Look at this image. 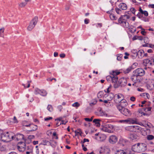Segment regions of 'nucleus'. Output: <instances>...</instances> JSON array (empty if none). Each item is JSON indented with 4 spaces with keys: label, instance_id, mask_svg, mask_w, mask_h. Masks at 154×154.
I'll return each mask as SVG.
<instances>
[{
    "label": "nucleus",
    "instance_id": "24",
    "mask_svg": "<svg viewBox=\"0 0 154 154\" xmlns=\"http://www.w3.org/2000/svg\"><path fill=\"white\" fill-rule=\"evenodd\" d=\"M139 11L142 15L144 14L145 16H148V12L146 11H143L140 7V8Z\"/></svg>",
    "mask_w": 154,
    "mask_h": 154
},
{
    "label": "nucleus",
    "instance_id": "50",
    "mask_svg": "<svg viewBox=\"0 0 154 154\" xmlns=\"http://www.w3.org/2000/svg\"><path fill=\"white\" fill-rule=\"evenodd\" d=\"M130 10L131 11L133 14H135L136 11L135 9L134 8H130Z\"/></svg>",
    "mask_w": 154,
    "mask_h": 154
},
{
    "label": "nucleus",
    "instance_id": "23",
    "mask_svg": "<svg viewBox=\"0 0 154 154\" xmlns=\"http://www.w3.org/2000/svg\"><path fill=\"white\" fill-rule=\"evenodd\" d=\"M101 120L99 119H95L93 120V122L96 125L97 127H99L100 126V122Z\"/></svg>",
    "mask_w": 154,
    "mask_h": 154
},
{
    "label": "nucleus",
    "instance_id": "57",
    "mask_svg": "<svg viewBox=\"0 0 154 154\" xmlns=\"http://www.w3.org/2000/svg\"><path fill=\"white\" fill-rule=\"evenodd\" d=\"M47 80L48 81H52L53 80H54L55 81H56V80L55 78H53L52 79H51L50 78H48V79H47Z\"/></svg>",
    "mask_w": 154,
    "mask_h": 154
},
{
    "label": "nucleus",
    "instance_id": "34",
    "mask_svg": "<svg viewBox=\"0 0 154 154\" xmlns=\"http://www.w3.org/2000/svg\"><path fill=\"white\" fill-rule=\"evenodd\" d=\"M146 138L148 140H152L154 139V137L152 135H149L147 136Z\"/></svg>",
    "mask_w": 154,
    "mask_h": 154
},
{
    "label": "nucleus",
    "instance_id": "36",
    "mask_svg": "<svg viewBox=\"0 0 154 154\" xmlns=\"http://www.w3.org/2000/svg\"><path fill=\"white\" fill-rule=\"evenodd\" d=\"M73 107H76V108L79 107L80 104L78 102H76L72 104Z\"/></svg>",
    "mask_w": 154,
    "mask_h": 154
},
{
    "label": "nucleus",
    "instance_id": "22",
    "mask_svg": "<svg viewBox=\"0 0 154 154\" xmlns=\"http://www.w3.org/2000/svg\"><path fill=\"white\" fill-rule=\"evenodd\" d=\"M114 97V94L113 93H111L109 94L107 97L106 99L110 102V101Z\"/></svg>",
    "mask_w": 154,
    "mask_h": 154
},
{
    "label": "nucleus",
    "instance_id": "40",
    "mask_svg": "<svg viewBox=\"0 0 154 154\" xmlns=\"http://www.w3.org/2000/svg\"><path fill=\"white\" fill-rule=\"evenodd\" d=\"M151 107H146L145 108H143V110L146 112L150 111L151 110Z\"/></svg>",
    "mask_w": 154,
    "mask_h": 154
},
{
    "label": "nucleus",
    "instance_id": "51",
    "mask_svg": "<svg viewBox=\"0 0 154 154\" xmlns=\"http://www.w3.org/2000/svg\"><path fill=\"white\" fill-rule=\"evenodd\" d=\"M13 122L14 123H17L18 122V121L17 120V119L16 117L15 116H14V117L13 119Z\"/></svg>",
    "mask_w": 154,
    "mask_h": 154
},
{
    "label": "nucleus",
    "instance_id": "7",
    "mask_svg": "<svg viewBox=\"0 0 154 154\" xmlns=\"http://www.w3.org/2000/svg\"><path fill=\"white\" fill-rule=\"evenodd\" d=\"M113 128V126L111 125L107 124L103 126L101 129L103 131L111 133L112 131V130Z\"/></svg>",
    "mask_w": 154,
    "mask_h": 154
},
{
    "label": "nucleus",
    "instance_id": "21",
    "mask_svg": "<svg viewBox=\"0 0 154 154\" xmlns=\"http://www.w3.org/2000/svg\"><path fill=\"white\" fill-rule=\"evenodd\" d=\"M137 122L136 119H128V123L129 124H134Z\"/></svg>",
    "mask_w": 154,
    "mask_h": 154
},
{
    "label": "nucleus",
    "instance_id": "52",
    "mask_svg": "<svg viewBox=\"0 0 154 154\" xmlns=\"http://www.w3.org/2000/svg\"><path fill=\"white\" fill-rule=\"evenodd\" d=\"M52 119V117H48L45 118L44 119V120L45 121H48Z\"/></svg>",
    "mask_w": 154,
    "mask_h": 154
},
{
    "label": "nucleus",
    "instance_id": "26",
    "mask_svg": "<svg viewBox=\"0 0 154 154\" xmlns=\"http://www.w3.org/2000/svg\"><path fill=\"white\" fill-rule=\"evenodd\" d=\"M130 16L129 14L128 13H126L123 16L121 17H122V19L124 18L123 20H124L125 19H128L130 18Z\"/></svg>",
    "mask_w": 154,
    "mask_h": 154
},
{
    "label": "nucleus",
    "instance_id": "33",
    "mask_svg": "<svg viewBox=\"0 0 154 154\" xmlns=\"http://www.w3.org/2000/svg\"><path fill=\"white\" fill-rule=\"evenodd\" d=\"M116 154H125L126 153L122 150H117Z\"/></svg>",
    "mask_w": 154,
    "mask_h": 154
},
{
    "label": "nucleus",
    "instance_id": "32",
    "mask_svg": "<svg viewBox=\"0 0 154 154\" xmlns=\"http://www.w3.org/2000/svg\"><path fill=\"white\" fill-rule=\"evenodd\" d=\"M27 3L26 2H22L19 4V6L21 8H23L26 6Z\"/></svg>",
    "mask_w": 154,
    "mask_h": 154
},
{
    "label": "nucleus",
    "instance_id": "12",
    "mask_svg": "<svg viewBox=\"0 0 154 154\" xmlns=\"http://www.w3.org/2000/svg\"><path fill=\"white\" fill-rule=\"evenodd\" d=\"M133 73L139 76L143 75L145 74V71L143 69L141 68H138L134 70Z\"/></svg>",
    "mask_w": 154,
    "mask_h": 154
},
{
    "label": "nucleus",
    "instance_id": "20",
    "mask_svg": "<svg viewBox=\"0 0 154 154\" xmlns=\"http://www.w3.org/2000/svg\"><path fill=\"white\" fill-rule=\"evenodd\" d=\"M30 129L29 131H32L36 130L37 129V126L36 125L33 124H31L30 125Z\"/></svg>",
    "mask_w": 154,
    "mask_h": 154
},
{
    "label": "nucleus",
    "instance_id": "64",
    "mask_svg": "<svg viewBox=\"0 0 154 154\" xmlns=\"http://www.w3.org/2000/svg\"><path fill=\"white\" fill-rule=\"evenodd\" d=\"M8 154H17V153L14 152H11L9 153Z\"/></svg>",
    "mask_w": 154,
    "mask_h": 154
},
{
    "label": "nucleus",
    "instance_id": "42",
    "mask_svg": "<svg viewBox=\"0 0 154 154\" xmlns=\"http://www.w3.org/2000/svg\"><path fill=\"white\" fill-rule=\"evenodd\" d=\"M48 144H50V143L48 141H47V140H43V142H42V144L43 145H46Z\"/></svg>",
    "mask_w": 154,
    "mask_h": 154
},
{
    "label": "nucleus",
    "instance_id": "5",
    "mask_svg": "<svg viewBox=\"0 0 154 154\" xmlns=\"http://www.w3.org/2000/svg\"><path fill=\"white\" fill-rule=\"evenodd\" d=\"M118 102H120L119 104L117 106V108L118 110H120L121 108L125 107L128 105V103L126 100L123 99V98L119 100Z\"/></svg>",
    "mask_w": 154,
    "mask_h": 154
},
{
    "label": "nucleus",
    "instance_id": "47",
    "mask_svg": "<svg viewBox=\"0 0 154 154\" xmlns=\"http://www.w3.org/2000/svg\"><path fill=\"white\" fill-rule=\"evenodd\" d=\"M103 102L105 103L108 104H109L110 103V102L109 100L107 99L106 100H104L103 101Z\"/></svg>",
    "mask_w": 154,
    "mask_h": 154
},
{
    "label": "nucleus",
    "instance_id": "28",
    "mask_svg": "<svg viewBox=\"0 0 154 154\" xmlns=\"http://www.w3.org/2000/svg\"><path fill=\"white\" fill-rule=\"evenodd\" d=\"M5 30V28L2 27L0 29V36L3 38H4V35L3 34Z\"/></svg>",
    "mask_w": 154,
    "mask_h": 154
},
{
    "label": "nucleus",
    "instance_id": "55",
    "mask_svg": "<svg viewBox=\"0 0 154 154\" xmlns=\"http://www.w3.org/2000/svg\"><path fill=\"white\" fill-rule=\"evenodd\" d=\"M137 39L140 40H142L143 39V38L141 36H137Z\"/></svg>",
    "mask_w": 154,
    "mask_h": 154
},
{
    "label": "nucleus",
    "instance_id": "10",
    "mask_svg": "<svg viewBox=\"0 0 154 154\" xmlns=\"http://www.w3.org/2000/svg\"><path fill=\"white\" fill-rule=\"evenodd\" d=\"M128 137L130 141L133 142L137 141L139 139V137L135 133L130 134Z\"/></svg>",
    "mask_w": 154,
    "mask_h": 154
},
{
    "label": "nucleus",
    "instance_id": "15",
    "mask_svg": "<svg viewBox=\"0 0 154 154\" xmlns=\"http://www.w3.org/2000/svg\"><path fill=\"white\" fill-rule=\"evenodd\" d=\"M139 78V76L134 73V74L131 77V79L134 83H136L140 81Z\"/></svg>",
    "mask_w": 154,
    "mask_h": 154
},
{
    "label": "nucleus",
    "instance_id": "29",
    "mask_svg": "<svg viewBox=\"0 0 154 154\" xmlns=\"http://www.w3.org/2000/svg\"><path fill=\"white\" fill-rule=\"evenodd\" d=\"M47 94V92L44 90H41L40 94L43 96H46Z\"/></svg>",
    "mask_w": 154,
    "mask_h": 154
},
{
    "label": "nucleus",
    "instance_id": "53",
    "mask_svg": "<svg viewBox=\"0 0 154 154\" xmlns=\"http://www.w3.org/2000/svg\"><path fill=\"white\" fill-rule=\"evenodd\" d=\"M130 100L132 101H134L135 100V98L134 97L132 96L131 97Z\"/></svg>",
    "mask_w": 154,
    "mask_h": 154
},
{
    "label": "nucleus",
    "instance_id": "8",
    "mask_svg": "<svg viewBox=\"0 0 154 154\" xmlns=\"http://www.w3.org/2000/svg\"><path fill=\"white\" fill-rule=\"evenodd\" d=\"M128 130L130 131L138 132L142 130V128L139 126L132 125L127 127Z\"/></svg>",
    "mask_w": 154,
    "mask_h": 154
},
{
    "label": "nucleus",
    "instance_id": "16",
    "mask_svg": "<svg viewBox=\"0 0 154 154\" xmlns=\"http://www.w3.org/2000/svg\"><path fill=\"white\" fill-rule=\"evenodd\" d=\"M151 60L149 59H145L143 62L144 65L146 67L147 66L148 68H149V66L151 65Z\"/></svg>",
    "mask_w": 154,
    "mask_h": 154
},
{
    "label": "nucleus",
    "instance_id": "17",
    "mask_svg": "<svg viewBox=\"0 0 154 154\" xmlns=\"http://www.w3.org/2000/svg\"><path fill=\"white\" fill-rule=\"evenodd\" d=\"M24 138V135L20 134H18L15 135L14 137V139L17 141L23 139Z\"/></svg>",
    "mask_w": 154,
    "mask_h": 154
},
{
    "label": "nucleus",
    "instance_id": "35",
    "mask_svg": "<svg viewBox=\"0 0 154 154\" xmlns=\"http://www.w3.org/2000/svg\"><path fill=\"white\" fill-rule=\"evenodd\" d=\"M131 69L132 67H129L124 71V72L125 73H128L131 71Z\"/></svg>",
    "mask_w": 154,
    "mask_h": 154
},
{
    "label": "nucleus",
    "instance_id": "6",
    "mask_svg": "<svg viewBox=\"0 0 154 154\" xmlns=\"http://www.w3.org/2000/svg\"><path fill=\"white\" fill-rule=\"evenodd\" d=\"M120 73V72H119L114 71H112V78L111 81L112 83H114V84L116 83H118V82H117L118 80V78L117 75L119 74Z\"/></svg>",
    "mask_w": 154,
    "mask_h": 154
},
{
    "label": "nucleus",
    "instance_id": "37",
    "mask_svg": "<svg viewBox=\"0 0 154 154\" xmlns=\"http://www.w3.org/2000/svg\"><path fill=\"white\" fill-rule=\"evenodd\" d=\"M47 109L50 112H51L53 110V108L51 105H48L47 108Z\"/></svg>",
    "mask_w": 154,
    "mask_h": 154
},
{
    "label": "nucleus",
    "instance_id": "63",
    "mask_svg": "<svg viewBox=\"0 0 154 154\" xmlns=\"http://www.w3.org/2000/svg\"><path fill=\"white\" fill-rule=\"evenodd\" d=\"M149 47L150 48H154V45L149 44Z\"/></svg>",
    "mask_w": 154,
    "mask_h": 154
},
{
    "label": "nucleus",
    "instance_id": "49",
    "mask_svg": "<svg viewBox=\"0 0 154 154\" xmlns=\"http://www.w3.org/2000/svg\"><path fill=\"white\" fill-rule=\"evenodd\" d=\"M103 92L102 91L99 92L97 94V95L98 98H100L102 97Z\"/></svg>",
    "mask_w": 154,
    "mask_h": 154
},
{
    "label": "nucleus",
    "instance_id": "58",
    "mask_svg": "<svg viewBox=\"0 0 154 154\" xmlns=\"http://www.w3.org/2000/svg\"><path fill=\"white\" fill-rule=\"evenodd\" d=\"M86 121H88V122H91V120H90V119L89 118H85V119H84Z\"/></svg>",
    "mask_w": 154,
    "mask_h": 154
},
{
    "label": "nucleus",
    "instance_id": "13",
    "mask_svg": "<svg viewBox=\"0 0 154 154\" xmlns=\"http://www.w3.org/2000/svg\"><path fill=\"white\" fill-rule=\"evenodd\" d=\"M17 149L20 152L24 151L26 149V144L25 143L20 142L17 146Z\"/></svg>",
    "mask_w": 154,
    "mask_h": 154
},
{
    "label": "nucleus",
    "instance_id": "61",
    "mask_svg": "<svg viewBox=\"0 0 154 154\" xmlns=\"http://www.w3.org/2000/svg\"><path fill=\"white\" fill-rule=\"evenodd\" d=\"M89 141V140L88 139L85 138L84 139V140L83 142H82V143H84L86 142H88Z\"/></svg>",
    "mask_w": 154,
    "mask_h": 154
},
{
    "label": "nucleus",
    "instance_id": "45",
    "mask_svg": "<svg viewBox=\"0 0 154 154\" xmlns=\"http://www.w3.org/2000/svg\"><path fill=\"white\" fill-rule=\"evenodd\" d=\"M137 16L139 18H141L143 17L142 14L140 11L137 14Z\"/></svg>",
    "mask_w": 154,
    "mask_h": 154
},
{
    "label": "nucleus",
    "instance_id": "9",
    "mask_svg": "<svg viewBox=\"0 0 154 154\" xmlns=\"http://www.w3.org/2000/svg\"><path fill=\"white\" fill-rule=\"evenodd\" d=\"M119 110L122 114L126 116H130L131 114L130 111L125 107L121 108L120 110Z\"/></svg>",
    "mask_w": 154,
    "mask_h": 154
},
{
    "label": "nucleus",
    "instance_id": "56",
    "mask_svg": "<svg viewBox=\"0 0 154 154\" xmlns=\"http://www.w3.org/2000/svg\"><path fill=\"white\" fill-rule=\"evenodd\" d=\"M65 56V54H61L60 55V57L61 58H64Z\"/></svg>",
    "mask_w": 154,
    "mask_h": 154
},
{
    "label": "nucleus",
    "instance_id": "19",
    "mask_svg": "<svg viewBox=\"0 0 154 154\" xmlns=\"http://www.w3.org/2000/svg\"><path fill=\"white\" fill-rule=\"evenodd\" d=\"M138 57L140 58H141L144 56V51L143 50H139L137 54Z\"/></svg>",
    "mask_w": 154,
    "mask_h": 154
},
{
    "label": "nucleus",
    "instance_id": "62",
    "mask_svg": "<svg viewBox=\"0 0 154 154\" xmlns=\"http://www.w3.org/2000/svg\"><path fill=\"white\" fill-rule=\"evenodd\" d=\"M32 143L33 144L35 145L38 144V142L37 141H33Z\"/></svg>",
    "mask_w": 154,
    "mask_h": 154
},
{
    "label": "nucleus",
    "instance_id": "11",
    "mask_svg": "<svg viewBox=\"0 0 154 154\" xmlns=\"http://www.w3.org/2000/svg\"><path fill=\"white\" fill-rule=\"evenodd\" d=\"M118 21L119 23L121 24L122 26L124 27L127 28L129 27V23L124 20L122 19V17H120L118 19Z\"/></svg>",
    "mask_w": 154,
    "mask_h": 154
},
{
    "label": "nucleus",
    "instance_id": "54",
    "mask_svg": "<svg viewBox=\"0 0 154 154\" xmlns=\"http://www.w3.org/2000/svg\"><path fill=\"white\" fill-rule=\"evenodd\" d=\"M89 20L87 19H85L84 20L85 23L86 24H88L89 23Z\"/></svg>",
    "mask_w": 154,
    "mask_h": 154
},
{
    "label": "nucleus",
    "instance_id": "59",
    "mask_svg": "<svg viewBox=\"0 0 154 154\" xmlns=\"http://www.w3.org/2000/svg\"><path fill=\"white\" fill-rule=\"evenodd\" d=\"M141 33L143 35H145L146 34V32L144 30L142 31L141 32Z\"/></svg>",
    "mask_w": 154,
    "mask_h": 154
},
{
    "label": "nucleus",
    "instance_id": "25",
    "mask_svg": "<svg viewBox=\"0 0 154 154\" xmlns=\"http://www.w3.org/2000/svg\"><path fill=\"white\" fill-rule=\"evenodd\" d=\"M99 138L100 139L99 141H103L106 139V136L104 134H100Z\"/></svg>",
    "mask_w": 154,
    "mask_h": 154
},
{
    "label": "nucleus",
    "instance_id": "31",
    "mask_svg": "<svg viewBox=\"0 0 154 154\" xmlns=\"http://www.w3.org/2000/svg\"><path fill=\"white\" fill-rule=\"evenodd\" d=\"M147 88L149 90H152L154 88V84H152L149 85H147Z\"/></svg>",
    "mask_w": 154,
    "mask_h": 154
},
{
    "label": "nucleus",
    "instance_id": "38",
    "mask_svg": "<svg viewBox=\"0 0 154 154\" xmlns=\"http://www.w3.org/2000/svg\"><path fill=\"white\" fill-rule=\"evenodd\" d=\"M100 134H99V133L96 134L95 135V136L94 137V138L96 140L99 141L100 138L99 137L100 136Z\"/></svg>",
    "mask_w": 154,
    "mask_h": 154
},
{
    "label": "nucleus",
    "instance_id": "44",
    "mask_svg": "<svg viewBox=\"0 0 154 154\" xmlns=\"http://www.w3.org/2000/svg\"><path fill=\"white\" fill-rule=\"evenodd\" d=\"M112 78V74H111L110 75H108L106 77V79L108 81H110L111 80Z\"/></svg>",
    "mask_w": 154,
    "mask_h": 154
},
{
    "label": "nucleus",
    "instance_id": "3",
    "mask_svg": "<svg viewBox=\"0 0 154 154\" xmlns=\"http://www.w3.org/2000/svg\"><path fill=\"white\" fill-rule=\"evenodd\" d=\"M38 20V17L36 16L35 17L32 19L27 27V29L28 30L31 31L34 28L37 23Z\"/></svg>",
    "mask_w": 154,
    "mask_h": 154
},
{
    "label": "nucleus",
    "instance_id": "4",
    "mask_svg": "<svg viewBox=\"0 0 154 154\" xmlns=\"http://www.w3.org/2000/svg\"><path fill=\"white\" fill-rule=\"evenodd\" d=\"M127 81L126 79L122 78H121L118 81V83L114 84V87L115 88H118L119 86L121 87H124L127 84Z\"/></svg>",
    "mask_w": 154,
    "mask_h": 154
},
{
    "label": "nucleus",
    "instance_id": "1",
    "mask_svg": "<svg viewBox=\"0 0 154 154\" xmlns=\"http://www.w3.org/2000/svg\"><path fill=\"white\" fill-rule=\"evenodd\" d=\"M14 134L13 132H7L2 133L0 138L3 142H8L14 140Z\"/></svg>",
    "mask_w": 154,
    "mask_h": 154
},
{
    "label": "nucleus",
    "instance_id": "41",
    "mask_svg": "<svg viewBox=\"0 0 154 154\" xmlns=\"http://www.w3.org/2000/svg\"><path fill=\"white\" fill-rule=\"evenodd\" d=\"M58 119L60 121V125H61V124L65 125L67 122V121H65L64 120H62L61 121H60L61 120L60 119V118H59Z\"/></svg>",
    "mask_w": 154,
    "mask_h": 154
},
{
    "label": "nucleus",
    "instance_id": "18",
    "mask_svg": "<svg viewBox=\"0 0 154 154\" xmlns=\"http://www.w3.org/2000/svg\"><path fill=\"white\" fill-rule=\"evenodd\" d=\"M119 8L123 10H125L127 9V5L124 3H120L119 5Z\"/></svg>",
    "mask_w": 154,
    "mask_h": 154
},
{
    "label": "nucleus",
    "instance_id": "43",
    "mask_svg": "<svg viewBox=\"0 0 154 154\" xmlns=\"http://www.w3.org/2000/svg\"><path fill=\"white\" fill-rule=\"evenodd\" d=\"M120 9V8H116V13L119 14H121L122 13V11Z\"/></svg>",
    "mask_w": 154,
    "mask_h": 154
},
{
    "label": "nucleus",
    "instance_id": "60",
    "mask_svg": "<svg viewBox=\"0 0 154 154\" xmlns=\"http://www.w3.org/2000/svg\"><path fill=\"white\" fill-rule=\"evenodd\" d=\"M151 62H152L151 65L152 64L154 65V58H153L151 59Z\"/></svg>",
    "mask_w": 154,
    "mask_h": 154
},
{
    "label": "nucleus",
    "instance_id": "2",
    "mask_svg": "<svg viewBox=\"0 0 154 154\" xmlns=\"http://www.w3.org/2000/svg\"><path fill=\"white\" fill-rule=\"evenodd\" d=\"M132 149L136 152H143L146 149V146L144 143H138L137 144H135L132 146Z\"/></svg>",
    "mask_w": 154,
    "mask_h": 154
},
{
    "label": "nucleus",
    "instance_id": "27",
    "mask_svg": "<svg viewBox=\"0 0 154 154\" xmlns=\"http://www.w3.org/2000/svg\"><path fill=\"white\" fill-rule=\"evenodd\" d=\"M114 97L115 98H116L118 99V101L122 98H123L122 94H116Z\"/></svg>",
    "mask_w": 154,
    "mask_h": 154
},
{
    "label": "nucleus",
    "instance_id": "48",
    "mask_svg": "<svg viewBox=\"0 0 154 154\" xmlns=\"http://www.w3.org/2000/svg\"><path fill=\"white\" fill-rule=\"evenodd\" d=\"M120 122L121 123H128V119L121 120L120 121Z\"/></svg>",
    "mask_w": 154,
    "mask_h": 154
},
{
    "label": "nucleus",
    "instance_id": "14",
    "mask_svg": "<svg viewBox=\"0 0 154 154\" xmlns=\"http://www.w3.org/2000/svg\"><path fill=\"white\" fill-rule=\"evenodd\" d=\"M117 138L115 135H112L109 138V141L112 144H114L117 141Z\"/></svg>",
    "mask_w": 154,
    "mask_h": 154
},
{
    "label": "nucleus",
    "instance_id": "46",
    "mask_svg": "<svg viewBox=\"0 0 154 154\" xmlns=\"http://www.w3.org/2000/svg\"><path fill=\"white\" fill-rule=\"evenodd\" d=\"M122 57V56L121 54H118V56L117 57V59L119 61H120L121 60Z\"/></svg>",
    "mask_w": 154,
    "mask_h": 154
},
{
    "label": "nucleus",
    "instance_id": "30",
    "mask_svg": "<svg viewBox=\"0 0 154 154\" xmlns=\"http://www.w3.org/2000/svg\"><path fill=\"white\" fill-rule=\"evenodd\" d=\"M41 91V90L39 89L36 88L35 89L34 91V94L36 95L39 94H40Z\"/></svg>",
    "mask_w": 154,
    "mask_h": 154
},
{
    "label": "nucleus",
    "instance_id": "39",
    "mask_svg": "<svg viewBox=\"0 0 154 154\" xmlns=\"http://www.w3.org/2000/svg\"><path fill=\"white\" fill-rule=\"evenodd\" d=\"M110 17L111 20H113L116 19V17L113 14H111L110 15Z\"/></svg>",
    "mask_w": 154,
    "mask_h": 154
}]
</instances>
